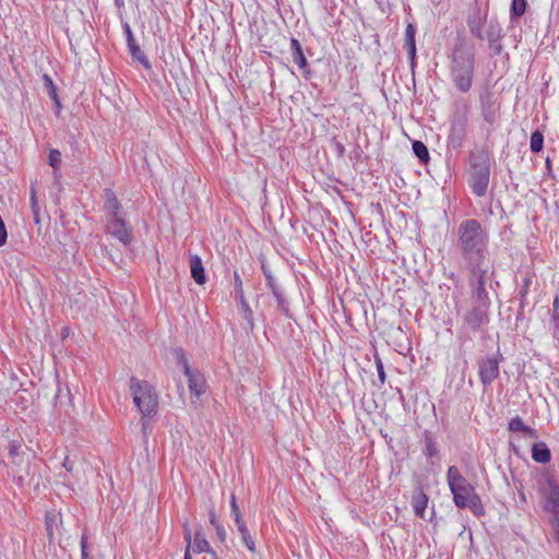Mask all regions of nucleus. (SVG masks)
<instances>
[{
  "label": "nucleus",
  "mask_w": 559,
  "mask_h": 559,
  "mask_svg": "<svg viewBox=\"0 0 559 559\" xmlns=\"http://www.w3.org/2000/svg\"><path fill=\"white\" fill-rule=\"evenodd\" d=\"M461 267L468 272L489 270V234L479 221L468 218L456 230Z\"/></svg>",
  "instance_id": "nucleus-1"
},
{
  "label": "nucleus",
  "mask_w": 559,
  "mask_h": 559,
  "mask_svg": "<svg viewBox=\"0 0 559 559\" xmlns=\"http://www.w3.org/2000/svg\"><path fill=\"white\" fill-rule=\"evenodd\" d=\"M449 75L461 93L471 91L475 76L476 51L475 45L465 35H457L447 52Z\"/></svg>",
  "instance_id": "nucleus-2"
},
{
  "label": "nucleus",
  "mask_w": 559,
  "mask_h": 559,
  "mask_svg": "<svg viewBox=\"0 0 559 559\" xmlns=\"http://www.w3.org/2000/svg\"><path fill=\"white\" fill-rule=\"evenodd\" d=\"M447 480L450 491L453 495V501L457 508H468L476 516H483L485 514V508L480 497L475 491L474 486L467 481L456 466L452 465L448 468Z\"/></svg>",
  "instance_id": "nucleus-3"
},
{
  "label": "nucleus",
  "mask_w": 559,
  "mask_h": 559,
  "mask_svg": "<svg viewBox=\"0 0 559 559\" xmlns=\"http://www.w3.org/2000/svg\"><path fill=\"white\" fill-rule=\"evenodd\" d=\"M468 186L473 193L481 198L487 193L490 174L491 163L490 153L487 148H476L468 154Z\"/></svg>",
  "instance_id": "nucleus-4"
},
{
  "label": "nucleus",
  "mask_w": 559,
  "mask_h": 559,
  "mask_svg": "<svg viewBox=\"0 0 559 559\" xmlns=\"http://www.w3.org/2000/svg\"><path fill=\"white\" fill-rule=\"evenodd\" d=\"M471 118V104L466 99H457L453 104V114L450 120V131L447 138V147L460 151L467 138Z\"/></svg>",
  "instance_id": "nucleus-5"
},
{
  "label": "nucleus",
  "mask_w": 559,
  "mask_h": 559,
  "mask_svg": "<svg viewBox=\"0 0 559 559\" xmlns=\"http://www.w3.org/2000/svg\"><path fill=\"white\" fill-rule=\"evenodd\" d=\"M130 392L134 405L144 417H153L158 408V395L155 386L146 380H140L135 377L130 378Z\"/></svg>",
  "instance_id": "nucleus-6"
},
{
  "label": "nucleus",
  "mask_w": 559,
  "mask_h": 559,
  "mask_svg": "<svg viewBox=\"0 0 559 559\" xmlns=\"http://www.w3.org/2000/svg\"><path fill=\"white\" fill-rule=\"evenodd\" d=\"M546 486L540 487L542 508L549 518V524L555 540L559 544V484L552 475L546 474Z\"/></svg>",
  "instance_id": "nucleus-7"
},
{
  "label": "nucleus",
  "mask_w": 559,
  "mask_h": 559,
  "mask_svg": "<svg viewBox=\"0 0 559 559\" xmlns=\"http://www.w3.org/2000/svg\"><path fill=\"white\" fill-rule=\"evenodd\" d=\"M488 271L468 272L467 283L469 286L468 305L490 308L491 301L486 289Z\"/></svg>",
  "instance_id": "nucleus-8"
},
{
  "label": "nucleus",
  "mask_w": 559,
  "mask_h": 559,
  "mask_svg": "<svg viewBox=\"0 0 559 559\" xmlns=\"http://www.w3.org/2000/svg\"><path fill=\"white\" fill-rule=\"evenodd\" d=\"M480 115L486 123L493 127L501 117V102L499 96L489 87L479 93Z\"/></svg>",
  "instance_id": "nucleus-9"
},
{
  "label": "nucleus",
  "mask_w": 559,
  "mask_h": 559,
  "mask_svg": "<svg viewBox=\"0 0 559 559\" xmlns=\"http://www.w3.org/2000/svg\"><path fill=\"white\" fill-rule=\"evenodd\" d=\"M501 361H503V356L499 350L493 355H486L477 361L478 376L484 388L491 385L499 378Z\"/></svg>",
  "instance_id": "nucleus-10"
},
{
  "label": "nucleus",
  "mask_w": 559,
  "mask_h": 559,
  "mask_svg": "<svg viewBox=\"0 0 559 559\" xmlns=\"http://www.w3.org/2000/svg\"><path fill=\"white\" fill-rule=\"evenodd\" d=\"M489 309L481 306L469 305L463 314V324L474 333H484L489 324Z\"/></svg>",
  "instance_id": "nucleus-11"
},
{
  "label": "nucleus",
  "mask_w": 559,
  "mask_h": 559,
  "mask_svg": "<svg viewBox=\"0 0 559 559\" xmlns=\"http://www.w3.org/2000/svg\"><path fill=\"white\" fill-rule=\"evenodd\" d=\"M234 288L236 300L238 301L239 310L242 314V318L246 320L248 328L250 331L254 329V320L253 312L245 298L242 281L238 271H234Z\"/></svg>",
  "instance_id": "nucleus-12"
},
{
  "label": "nucleus",
  "mask_w": 559,
  "mask_h": 559,
  "mask_svg": "<svg viewBox=\"0 0 559 559\" xmlns=\"http://www.w3.org/2000/svg\"><path fill=\"white\" fill-rule=\"evenodd\" d=\"M487 12L481 13V10L478 5H476L466 17V24L471 35L478 40H485L483 26L485 24L487 25Z\"/></svg>",
  "instance_id": "nucleus-13"
},
{
  "label": "nucleus",
  "mask_w": 559,
  "mask_h": 559,
  "mask_svg": "<svg viewBox=\"0 0 559 559\" xmlns=\"http://www.w3.org/2000/svg\"><path fill=\"white\" fill-rule=\"evenodd\" d=\"M108 233L124 246L132 241V228L128 225L124 217L108 222Z\"/></svg>",
  "instance_id": "nucleus-14"
},
{
  "label": "nucleus",
  "mask_w": 559,
  "mask_h": 559,
  "mask_svg": "<svg viewBox=\"0 0 559 559\" xmlns=\"http://www.w3.org/2000/svg\"><path fill=\"white\" fill-rule=\"evenodd\" d=\"M105 195V203H104V210L106 212V218L107 222L117 219L120 217L126 216V212L122 209L121 203L119 202L118 198L116 197L115 192L106 188L104 190Z\"/></svg>",
  "instance_id": "nucleus-15"
},
{
  "label": "nucleus",
  "mask_w": 559,
  "mask_h": 559,
  "mask_svg": "<svg viewBox=\"0 0 559 559\" xmlns=\"http://www.w3.org/2000/svg\"><path fill=\"white\" fill-rule=\"evenodd\" d=\"M290 51L293 61L298 66V68L302 71V75L306 80H310L312 72L309 68L307 58L304 53L302 46L297 38H290Z\"/></svg>",
  "instance_id": "nucleus-16"
},
{
  "label": "nucleus",
  "mask_w": 559,
  "mask_h": 559,
  "mask_svg": "<svg viewBox=\"0 0 559 559\" xmlns=\"http://www.w3.org/2000/svg\"><path fill=\"white\" fill-rule=\"evenodd\" d=\"M404 48L407 50L412 71L416 64V27L413 23H408L405 29Z\"/></svg>",
  "instance_id": "nucleus-17"
},
{
  "label": "nucleus",
  "mask_w": 559,
  "mask_h": 559,
  "mask_svg": "<svg viewBox=\"0 0 559 559\" xmlns=\"http://www.w3.org/2000/svg\"><path fill=\"white\" fill-rule=\"evenodd\" d=\"M429 498L424 491L423 487H418L414 490L412 497V506L415 514L418 518L425 519V511L428 506Z\"/></svg>",
  "instance_id": "nucleus-18"
},
{
  "label": "nucleus",
  "mask_w": 559,
  "mask_h": 559,
  "mask_svg": "<svg viewBox=\"0 0 559 559\" xmlns=\"http://www.w3.org/2000/svg\"><path fill=\"white\" fill-rule=\"evenodd\" d=\"M190 272L191 277L199 285H204L206 283V274L203 266L202 259L198 254L190 255Z\"/></svg>",
  "instance_id": "nucleus-19"
},
{
  "label": "nucleus",
  "mask_w": 559,
  "mask_h": 559,
  "mask_svg": "<svg viewBox=\"0 0 559 559\" xmlns=\"http://www.w3.org/2000/svg\"><path fill=\"white\" fill-rule=\"evenodd\" d=\"M188 379V385L191 394L195 397H200L205 392V381L203 376L198 372L191 370L189 373H185Z\"/></svg>",
  "instance_id": "nucleus-20"
},
{
  "label": "nucleus",
  "mask_w": 559,
  "mask_h": 559,
  "mask_svg": "<svg viewBox=\"0 0 559 559\" xmlns=\"http://www.w3.org/2000/svg\"><path fill=\"white\" fill-rule=\"evenodd\" d=\"M532 459L540 464H547L550 462L551 452L546 442L538 441L532 445Z\"/></svg>",
  "instance_id": "nucleus-21"
},
{
  "label": "nucleus",
  "mask_w": 559,
  "mask_h": 559,
  "mask_svg": "<svg viewBox=\"0 0 559 559\" xmlns=\"http://www.w3.org/2000/svg\"><path fill=\"white\" fill-rule=\"evenodd\" d=\"M484 34L485 39H487L488 44L491 41H497L498 38H503V28L497 17H492L488 21Z\"/></svg>",
  "instance_id": "nucleus-22"
},
{
  "label": "nucleus",
  "mask_w": 559,
  "mask_h": 559,
  "mask_svg": "<svg viewBox=\"0 0 559 559\" xmlns=\"http://www.w3.org/2000/svg\"><path fill=\"white\" fill-rule=\"evenodd\" d=\"M271 293L276 300L277 310L281 311L286 318H292L293 316L289 309V301L285 296V293L281 285L271 290Z\"/></svg>",
  "instance_id": "nucleus-23"
},
{
  "label": "nucleus",
  "mask_w": 559,
  "mask_h": 559,
  "mask_svg": "<svg viewBox=\"0 0 559 559\" xmlns=\"http://www.w3.org/2000/svg\"><path fill=\"white\" fill-rule=\"evenodd\" d=\"M509 430L510 431H513V432H523L525 436L530 437V438H537V431L535 429H533L532 427L527 426L524 424V421L522 420L521 417L516 416V417H513L510 421H509Z\"/></svg>",
  "instance_id": "nucleus-24"
},
{
  "label": "nucleus",
  "mask_w": 559,
  "mask_h": 559,
  "mask_svg": "<svg viewBox=\"0 0 559 559\" xmlns=\"http://www.w3.org/2000/svg\"><path fill=\"white\" fill-rule=\"evenodd\" d=\"M129 52L134 61L141 63L145 69H151V62L142 51L136 41L128 44Z\"/></svg>",
  "instance_id": "nucleus-25"
},
{
  "label": "nucleus",
  "mask_w": 559,
  "mask_h": 559,
  "mask_svg": "<svg viewBox=\"0 0 559 559\" xmlns=\"http://www.w3.org/2000/svg\"><path fill=\"white\" fill-rule=\"evenodd\" d=\"M191 549L193 552H213V548L210 546L209 542L205 539L202 532H195L193 537V545L191 544Z\"/></svg>",
  "instance_id": "nucleus-26"
},
{
  "label": "nucleus",
  "mask_w": 559,
  "mask_h": 559,
  "mask_svg": "<svg viewBox=\"0 0 559 559\" xmlns=\"http://www.w3.org/2000/svg\"><path fill=\"white\" fill-rule=\"evenodd\" d=\"M412 150H413V153L415 154V156L418 158V160L421 164L427 165L429 163V160H430L429 151L423 141H419V140L413 141Z\"/></svg>",
  "instance_id": "nucleus-27"
},
{
  "label": "nucleus",
  "mask_w": 559,
  "mask_h": 559,
  "mask_svg": "<svg viewBox=\"0 0 559 559\" xmlns=\"http://www.w3.org/2000/svg\"><path fill=\"white\" fill-rule=\"evenodd\" d=\"M424 444H425L424 454L427 457L431 459L439 454V450H438L435 437L428 430H425V432H424Z\"/></svg>",
  "instance_id": "nucleus-28"
},
{
  "label": "nucleus",
  "mask_w": 559,
  "mask_h": 559,
  "mask_svg": "<svg viewBox=\"0 0 559 559\" xmlns=\"http://www.w3.org/2000/svg\"><path fill=\"white\" fill-rule=\"evenodd\" d=\"M527 9L526 0H512L510 7V20L516 22L521 16L524 15Z\"/></svg>",
  "instance_id": "nucleus-29"
},
{
  "label": "nucleus",
  "mask_w": 559,
  "mask_h": 559,
  "mask_svg": "<svg viewBox=\"0 0 559 559\" xmlns=\"http://www.w3.org/2000/svg\"><path fill=\"white\" fill-rule=\"evenodd\" d=\"M236 526L238 528V532L241 535V539H242L245 546L247 547V549L249 551H251V552H254L255 551V544H254V540H253L252 536L249 533V530H248L246 523L240 524V525H236Z\"/></svg>",
  "instance_id": "nucleus-30"
},
{
  "label": "nucleus",
  "mask_w": 559,
  "mask_h": 559,
  "mask_svg": "<svg viewBox=\"0 0 559 559\" xmlns=\"http://www.w3.org/2000/svg\"><path fill=\"white\" fill-rule=\"evenodd\" d=\"M69 144L72 151V156L76 160H81L85 153V146L80 143V141L74 135H70Z\"/></svg>",
  "instance_id": "nucleus-31"
},
{
  "label": "nucleus",
  "mask_w": 559,
  "mask_h": 559,
  "mask_svg": "<svg viewBox=\"0 0 559 559\" xmlns=\"http://www.w3.org/2000/svg\"><path fill=\"white\" fill-rule=\"evenodd\" d=\"M544 146V134L536 130L531 134L530 147L533 153H538Z\"/></svg>",
  "instance_id": "nucleus-32"
},
{
  "label": "nucleus",
  "mask_w": 559,
  "mask_h": 559,
  "mask_svg": "<svg viewBox=\"0 0 559 559\" xmlns=\"http://www.w3.org/2000/svg\"><path fill=\"white\" fill-rule=\"evenodd\" d=\"M174 357L179 366L182 367L183 373H189L192 369L189 365L186 352L178 347L174 349Z\"/></svg>",
  "instance_id": "nucleus-33"
},
{
  "label": "nucleus",
  "mask_w": 559,
  "mask_h": 559,
  "mask_svg": "<svg viewBox=\"0 0 559 559\" xmlns=\"http://www.w3.org/2000/svg\"><path fill=\"white\" fill-rule=\"evenodd\" d=\"M58 521H61L60 514L55 513V512H48L46 514V530H47V535H48L49 542L52 540L53 526H57Z\"/></svg>",
  "instance_id": "nucleus-34"
},
{
  "label": "nucleus",
  "mask_w": 559,
  "mask_h": 559,
  "mask_svg": "<svg viewBox=\"0 0 559 559\" xmlns=\"http://www.w3.org/2000/svg\"><path fill=\"white\" fill-rule=\"evenodd\" d=\"M229 503H230V515L234 518L236 525L243 524L245 521H243L241 511L239 509V506L237 503L236 496L234 493H231V496H230Z\"/></svg>",
  "instance_id": "nucleus-35"
},
{
  "label": "nucleus",
  "mask_w": 559,
  "mask_h": 559,
  "mask_svg": "<svg viewBox=\"0 0 559 559\" xmlns=\"http://www.w3.org/2000/svg\"><path fill=\"white\" fill-rule=\"evenodd\" d=\"M551 323L554 325V335L559 333V297L557 296L552 302Z\"/></svg>",
  "instance_id": "nucleus-36"
},
{
  "label": "nucleus",
  "mask_w": 559,
  "mask_h": 559,
  "mask_svg": "<svg viewBox=\"0 0 559 559\" xmlns=\"http://www.w3.org/2000/svg\"><path fill=\"white\" fill-rule=\"evenodd\" d=\"M261 269H262L263 275L265 277L266 286L269 287V289L273 290L274 288L278 287L280 285L276 282V280L274 278V276L272 275L271 270L264 263H262Z\"/></svg>",
  "instance_id": "nucleus-37"
},
{
  "label": "nucleus",
  "mask_w": 559,
  "mask_h": 559,
  "mask_svg": "<svg viewBox=\"0 0 559 559\" xmlns=\"http://www.w3.org/2000/svg\"><path fill=\"white\" fill-rule=\"evenodd\" d=\"M49 165L57 170L61 164V153L56 148L49 151Z\"/></svg>",
  "instance_id": "nucleus-38"
},
{
  "label": "nucleus",
  "mask_w": 559,
  "mask_h": 559,
  "mask_svg": "<svg viewBox=\"0 0 559 559\" xmlns=\"http://www.w3.org/2000/svg\"><path fill=\"white\" fill-rule=\"evenodd\" d=\"M374 362H376V367H377L378 378H379L381 384H384L385 379H386V373L384 371L383 362L378 354H376V356H374Z\"/></svg>",
  "instance_id": "nucleus-39"
},
{
  "label": "nucleus",
  "mask_w": 559,
  "mask_h": 559,
  "mask_svg": "<svg viewBox=\"0 0 559 559\" xmlns=\"http://www.w3.org/2000/svg\"><path fill=\"white\" fill-rule=\"evenodd\" d=\"M503 38H498L497 41H491L488 44L489 49L492 52V56H500L503 51Z\"/></svg>",
  "instance_id": "nucleus-40"
},
{
  "label": "nucleus",
  "mask_w": 559,
  "mask_h": 559,
  "mask_svg": "<svg viewBox=\"0 0 559 559\" xmlns=\"http://www.w3.org/2000/svg\"><path fill=\"white\" fill-rule=\"evenodd\" d=\"M43 81H44V86H45L48 95L55 94L57 92V87H56L52 79L50 78V75L44 74Z\"/></svg>",
  "instance_id": "nucleus-41"
},
{
  "label": "nucleus",
  "mask_w": 559,
  "mask_h": 559,
  "mask_svg": "<svg viewBox=\"0 0 559 559\" xmlns=\"http://www.w3.org/2000/svg\"><path fill=\"white\" fill-rule=\"evenodd\" d=\"M29 201H31V209L32 210H39L38 201H37V189L36 183L31 185L29 189Z\"/></svg>",
  "instance_id": "nucleus-42"
},
{
  "label": "nucleus",
  "mask_w": 559,
  "mask_h": 559,
  "mask_svg": "<svg viewBox=\"0 0 559 559\" xmlns=\"http://www.w3.org/2000/svg\"><path fill=\"white\" fill-rule=\"evenodd\" d=\"M332 143H333L336 156L337 157H344V155H345V146H344V144L341 143L340 141H337L336 138L332 139Z\"/></svg>",
  "instance_id": "nucleus-43"
},
{
  "label": "nucleus",
  "mask_w": 559,
  "mask_h": 559,
  "mask_svg": "<svg viewBox=\"0 0 559 559\" xmlns=\"http://www.w3.org/2000/svg\"><path fill=\"white\" fill-rule=\"evenodd\" d=\"M81 559H88V552H87V536L84 533L81 537Z\"/></svg>",
  "instance_id": "nucleus-44"
},
{
  "label": "nucleus",
  "mask_w": 559,
  "mask_h": 559,
  "mask_svg": "<svg viewBox=\"0 0 559 559\" xmlns=\"http://www.w3.org/2000/svg\"><path fill=\"white\" fill-rule=\"evenodd\" d=\"M183 538L187 542V547H189V551H191L192 535L189 524L187 522L183 524Z\"/></svg>",
  "instance_id": "nucleus-45"
},
{
  "label": "nucleus",
  "mask_w": 559,
  "mask_h": 559,
  "mask_svg": "<svg viewBox=\"0 0 559 559\" xmlns=\"http://www.w3.org/2000/svg\"><path fill=\"white\" fill-rule=\"evenodd\" d=\"M21 443L19 441H11L9 444V454L12 457L17 456Z\"/></svg>",
  "instance_id": "nucleus-46"
},
{
  "label": "nucleus",
  "mask_w": 559,
  "mask_h": 559,
  "mask_svg": "<svg viewBox=\"0 0 559 559\" xmlns=\"http://www.w3.org/2000/svg\"><path fill=\"white\" fill-rule=\"evenodd\" d=\"M123 31H124L126 38H127V45L135 41L132 29L128 23L123 24Z\"/></svg>",
  "instance_id": "nucleus-47"
},
{
  "label": "nucleus",
  "mask_w": 559,
  "mask_h": 559,
  "mask_svg": "<svg viewBox=\"0 0 559 559\" xmlns=\"http://www.w3.org/2000/svg\"><path fill=\"white\" fill-rule=\"evenodd\" d=\"M531 283H532V280L528 276H526L524 278L523 286L520 289V296L522 299H524L525 296L527 295L528 287H530Z\"/></svg>",
  "instance_id": "nucleus-48"
},
{
  "label": "nucleus",
  "mask_w": 559,
  "mask_h": 559,
  "mask_svg": "<svg viewBox=\"0 0 559 559\" xmlns=\"http://www.w3.org/2000/svg\"><path fill=\"white\" fill-rule=\"evenodd\" d=\"M362 148L360 147V145L356 144L352 154V158L355 160V162H359L361 159V156H362Z\"/></svg>",
  "instance_id": "nucleus-49"
},
{
  "label": "nucleus",
  "mask_w": 559,
  "mask_h": 559,
  "mask_svg": "<svg viewBox=\"0 0 559 559\" xmlns=\"http://www.w3.org/2000/svg\"><path fill=\"white\" fill-rule=\"evenodd\" d=\"M209 520H210L211 525L214 526V528L217 527V525H222L217 519V515H216V512L214 511V509L210 510Z\"/></svg>",
  "instance_id": "nucleus-50"
},
{
  "label": "nucleus",
  "mask_w": 559,
  "mask_h": 559,
  "mask_svg": "<svg viewBox=\"0 0 559 559\" xmlns=\"http://www.w3.org/2000/svg\"><path fill=\"white\" fill-rule=\"evenodd\" d=\"M215 531H216L218 539L222 543H224L226 540V531H225L224 526L223 525H217V527H215Z\"/></svg>",
  "instance_id": "nucleus-51"
},
{
  "label": "nucleus",
  "mask_w": 559,
  "mask_h": 559,
  "mask_svg": "<svg viewBox=\"0 0 559 559\" xmlns=\"http://www.w3.org/2000/svg\"><path fill=\"white\" fill-rule=\"evenodd\" d=\"M62 465L69 473H71L74 469V462L69 456H66Z\"/></svg>",
  "instance_id": "nucleus-52"
},
{
  "label": "nucleus",
  "mask_w": 559,
  "mask_h": 559,
  "mask_svg": "<svg viewBox=\"0 0 559 559\" xmlns=\"http://www.w3.org/2000/svg\"><path fill=\"white\" fill-rule=\"evenodd\" d=\"M33 216H34V223L39 224V210H32Z\"/></svg>",
  "instance_id": "nucleus-53"
},
{
  "label": "nucleus",
  "mask_w": 559,
  "mask_h": 559,
  "mask_svg": "<svg viewBox=\"0 0 559 559\" xmlns=\"http://www.w3.org/2000/svg\"><path fill=\"white\" fill-rule=\"evenodd\" d=\"M53 104H55V107H56V115H59V111H60V109L62 107L60 99L57 100V102H53Z\"/></svg>",
  "instance_id": "nucleus-54"
},
{
  "label": "nucleus",
  "mask_w": 559,
  "mask_h": 559,
  "mask_svg": "<svg viewBox=\"0 0 559 559\" xmlns=\"http://www.w3.org/2000/svg\"><path fill=\"white\" fill-rule=\"evenodd\" d=\"M183 559H192L189 547H186Z\"/></svg>",
  "instance_id": "nucleus-55"
},
{
  "label": "nucleus",
  "mask_w": 559,
  "mask_h": 559,
  "mask_svg": "<svg viewBox=\"0 0 559 559\" xmlns=\"http://www.w3.org/2000/svg\"><path fill=\"white\" fill-rule=\"evenodd\" d=\"M49 97L51 98L52 102H57L60 99L57 92L55 94H50Z\"/></svg>",
  "instance_id": "nucleus-56"
},
{
  "label": "nucleus",
  "mask_w": 559,
  "mask_h": 559,
  "mask_svg": "<svg viewBox=\"0 0 559 559\" xmlns=\"http://www.w3.org/2000/svg\"><path fill=\"white\" fill-rule=\"evenodd\" d=\"M546 168H547L548 170H550V168H551V162H550V159H549V158H546Z\"/></svg>",
  "instance_id": "nucleus-57"
},
{
  "label": "nucleus",
  "mask_w": 559,
  "mask_h": 559,
  "mask_svg": "<svg viewBox=\"0 0 559 559\" xmlns=\"http://www.w3.org/2000/svg\"><path fill=\"white\" fill-rule=\"evenodd\" d=\"M449 278L453 280V281H459L456 275L452 272L450 273V275L448 276Z\"/></svg>",
  "instance_id": "nucleus-58"
},
{
  "label": "nucleus",
  "mask_w": 559,
  "mask_h": 559,
  "mask_svg": "<svg viewBox=\"0 0 559 559\" xmlns=\"http://www.w3.org/2000/svg\"><path fill=\"white\" fill-rule=\"evenodd\" d=\"M210 555H211V557H212L211 559H218V557H217V555H216L215 550H213V552H210Z\"/></svg>",
  "instance_id": "nucleus-59"
},
{
  "label": "nucleus",
  "mask_w": 559,
  "mask_h": 559,
  "mask_svg": "<svg viewBox=\"0 0 559 559\" xmlns=\"http://www.w3.org/2000/svg\"><path fill=\"white\" fill-rule=\"evenodd\" d=\"M55 399H56V402H57L59 400V394H56Z\"/></svg>",
  "instance_id": "nucleus-60"
}]
</instances>
